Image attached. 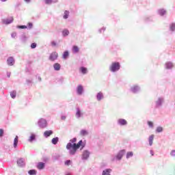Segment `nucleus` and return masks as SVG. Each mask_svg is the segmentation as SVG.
Wrapping results in <instances>:
<instances>
[{"label": "nucleus", "mask_w": 175, "mask_h": 175, "mask_svg": "<svg viewBox=\"0 0 175 175\" xmlns=\"http://www.w3.org/2000/svg\"><path fill=\"white\" fill-rule=\"evenodd\" d=\"M65 166H70L72 165V161L68 159L64 161Z\"/></svg>", "instance_id": "nucleus-42"}, {"label": "nucleus", "mask_w": 175, "mask_h": 175, "mask_svg": "<svg viewBox=\"0 0 175 175\" xmlns=\"http://www.w3.org/2000/svg\"><path fill=\"white\" fill-rule=\"evenodd\" d=\"M58 0H44L45 5H51L52 3H57Z\"/></svg>", "instance_id": "nucleus-21"}, {"label": "nucleus", "mask_w": 175, "mask_h": 175, "mask_svg": "<svg viewBox=\"0 0 175 175\" xmlns=\"http://www.w3.org/2000/svg\"><path fill=\"white\" fill-rule=\"evenodd\" d=\"M25 2H27V3H29V2H31V0H25Z\"/></svg>", "instance_id": "nucleus-55"}, {"label": "nucleus", "mask_w": 175, "mask_h": 175, "mask_svg": "<svg viewBox=\"0 0 175 175\" xmlns=\"http://www.w3.org/2000/svg\"><path fill=\"white\" fill-rule=\"evenodd\" d=\"M110 173H111V169L107 168L103 171L102 175H111Z\"/></svg>", "instance_id": "nucleus-24"}, {"label": "nucleus", "mask_w": 175, "mask_h": 175, "mask_svg": "<svg viewBox=\"0 0 175 175\" xmlns=\"http://www.w3.org/2000/svg\"><path fill=\"white\" fill-rule=\"evenodd\" d=\"M169 29H170V32L175 31V23H172L171 24H170Z\"/></svg>", "instance_id": "nucleus-29"}, {"label": "nucleus", "mask_w": 175, "mask_h": 175, "mask_svg": "<svg viewBox=\"0 0 175 175\" xmlns=\"http://www.w3.org/2000/svg\"><path fill=\"white\" fill-rule=\"evenodd\" d=\"M77 138L74 137L70 139V142L67 144L66 148L68 151V154L70 156L76 155L77 150L81 148V150H83L85 147V144L83 142V139H81L78 143Z\"/></svg>", "instance_id": "nucleus-1"}, {"label": "nucleus", "mask_w": 175, "mask_h": 175, "mask_svg": "<svg viewBox=\"0 0 175 175\" xmlns=\"http://www.w3.org/2000/svg\"><path fill=\"white\" fill-rule=\"evenodd\" d=\"M53 69L57 72L61 70V64H59V63H55L53 64Z\"/></svg>", "instance_id": "nucleus-20"}, {"label": "nucleus", "mask_w": 175, "mask_h": 175, "mask_svg": "<svg viewBox=\"0 0 175 175\" xmlns=\"http://www.w3.org/2000/svg\"><path fill=\"white\" fill-rule=\"evenodd\" d=\"M27 29H32V27H33V23L29 22L27 23Z\"/></svg>", "instance_id": "nucleus-44"}, {"label": "nucleus", "mask_w": 175, "mask_h": 175, "mask_svg": "<svg viewBox=\"0 0 175 175\" xmlns=\"http://www.w3.org/2000/svg\"><path fill=\"white\" fill-rule=\"evenodd\" d=\"M60 158H61V155L55 154L52 157V161H53V162H55L56 161H59Z\"/></svg>", "instance_id": "nucleus-32"}, {"label": "nucleus", "mask_w": 175, "mask_h": 175, "mask_svg": "<svg viewBox=\"0 0 175 175\" xmlns=\"http://www.w3.org/2000/svg\"><path fill=\"white\" fill-rule=\"evenodd\" d=\"M53 133H54V132L52 130L45 131L44 132V136L46 138L50 137L51 136V135H53Z\"/></svg>", "instance_id": "nucleus-18"}, {"label": "nucleus", "mask_w": 175, "mask_h": 175, "mask_svg": "<svg viewBox=\"0 0 175 175\" xmlns=\"http://www.w3.org/2000/svg\"><path fill=\"white\" fill-rule=\"evenodd\" d=\"M77 95H83L84 94V87L82 86V85H79L77 87Z\"/></svg>", "instance_id": "nucleus-11"}, {"label": "nucleus", "mask_w": 175, "mask_h": 175, "mask_svg": "<svg viewBox=\"0 0 175 175\" xmlns=\"http://www.w3.org/2000/svg\"><path fill=\"white\" fill-rule=\"evenodd\" d=\"M36 167L37 169H38V170H43V169L46 167V163L38 162L37 163Z\"/></svg>", "instance_id": "nucleus-15"}, {"label": "nucleus", "mask_w": 175, "mask_h": 175, "mask_svg": "<svg viewBox=\"0 0 175 175\" xmlns=\"http://www.w3.org/2000/svg\"><path fill=\"white\" fill-rule=\"evenodd\" d=\"M126 154V150L122 149L118 151L116 156H112L111 158V162H114L115 161H121L124 156Z\"/></svg>", "instance_id": "nucleus-2"}, {"label": "nucleus", "mask_w": 175, "mask_h": 175, "mask_svg": "<svg viewBox=\"0 0 175 175\" xmlns=\"http://www.w3.org/2000/svg\"><path fill=\"white\" fill-rule=\"evenodd\" d=\"M150 154L152 155V157H154V150H150Z\"/></svg>", "instance_id": "nucleus-54"}, {"label": "nucleus", "mask_w": 175, "mask_h": 175, "mask_svg": "<svg viewBox=\"0 0 175 175\" xmlns=\"http://www.w3.org/2000/svg\"><path fill=\"white\" fill-rule=\"evenodd\" d=\"M33 83L32 79H26V84L27 85H32Z\"/></svg>", "instance_id": "nucleus-46"}, {"label": "nucleus", "mask_w": 175, "mask_h": 175, "mask_svg": "<svg viewBox=\"0 0 175 175\" xmlns=\"http://www.w3.org/2000/svg\"><path fill=\"white\" fill-rule=\"evenodd\" d=\"M37 46H38V44H36V42H33L31 44L30 47L31 49H36Z\"/></svg>", "instance_id": "nucleus-47"}, {"label": "nucleus", "mask_w": 175, "mask_h": 175, "mask_svg": "<svg viewBox=\"0 0 175 175\" xmlns=\"http://www.w3.org/2000/svg\"><path fill=\"white\" fill-rule=\"evenodd\" d=\"M140 91H142V88L138 85H134L130 88V92H131L132 94H139Z\"/></svg>", "instance_id": "nucleus-6"}, {"label": "nucleus", "mask_w": 175, "mask_h": 175, "mask_svg": "<svg viewBox=\"0 0 175 175\" xmlns=\"http://www.w3.org/2000/svg\"><path fill=\"white\" fill-rule=\"evenodd\" d=\"M90 152L88 150H83L81 154V160L82 161H88V158H90Z\"/></svg>", "instance_id": "nucleus-7"}, {"label": "nucleus", "mask_w": 175, "mask_h": 175, "mask_svg": "<svg viewBox=\"0 0 175 175\" xmlns=\"http://www.w3.org/2000/svg\"><path fill=\"white\" fill-rule=\"evenodd\" d=\"M49 61H51V62H54V61L58 59V53L52 52L49 55Z\"/></svg>", "instance_id": "nucleus-8"}, {"label": "nucleus", "mask_w": 175, "mask_h": 175, "mask_svg": "<svg viewBox=\"0 0 175 175\" xmlns=\"http://www.w3.org/2000/svg\"><path fill=\"white\" fill-rule=\"evenodd\" d=\"M1 2H6V1H8V0H1Z\"/></svg>", "instance_id": "nucleus-58"}, {"label": "nucleus", "mask_w": 175, "mask_h": 175, "mask_svg": "<svg viewBox=\"0 0 175 175\" xmlns=\"http://www.w3.org/2000/svg\"><path fill=\"white\" fill-rule=\"evenodd\" d=\"M147 124L149 128H150L151 129L154 128V122H152V121L148 120Z\"/></svg>", "instance_id": "nucleus-41"}, {"label": "nucleus", "mask_w": 175, "mask_h": 175, "mask_svg": "<svg viewBox=\"0 0 175 175\" xmlns=\"http://www.w3.org/2000/svg\"><path fill=\"white\" fill-rule=\"evenodd\" d=\"M76 110H77L75 113L76 118L77 119L81 118V117H83V112H81V109H80L79 107H77Z\"/></svg>", "instance_id": "nucleus-13"}, {"label": "nucleus", "mask_w": 175, "mask_h": 175, "mask_svg": "<svg viewBox=\"0 0 175 175\" xmlns=\"http://www.w3.org/2000/svg\"><path fill=\"white\" fill-rule=\"evenodd\" d=\"M118 125L125 126V125H128V122L125 119L120 118L118 120Z\"/></svg>", "instance_id": "nucleus-12"}, {"label": "nucleus", "mask_w": 175, "mask_h": 175, "mask_svg": "<svg viewBox=\"0 0 175 175\" xmlns=\"http://www.w3.org/2000/svg\"><path fill=\"white\" fill-rule=\"evenodd\" d=\"M173 63L172 62H168L165 63V69L170 70L173 68Z\"/></svg>", "instance_id": "nucleus-23"}, {"label": "nucleus", "mask_w": 175, "mask_h": 175, "mask_svg": "<svg viewBox=\"0 0 175 175\" xmlns=\"http://www.w3.org/2000/svg\"><path fill=\"white\" fill-rule=\"evenodd\" d=\"M72 50L74 54H77V53L80 51V49H79V46H77V45L72 46Z\"/></svg>", "instance_id": "nucleus-26"}, {"label": "nucleus", "mask_w": 175, "mask_h": 175, "mask_svg": "<svg viewBox=\"0 0 175 175\" xmlns=\"http://www.w3.org/2000/svg\"><path fill=\"white\" fill-rule=\"evenodd\" d=\"M163 102H165V99L163 97H159L158 99L155 101V109H159V107H162Z\"/></svg>", "instance_id": "nucleus-5"}, {"label": "nucleus", "mask_w": 175, "mask_h": 175, "mask_svg": "<svg viewBox=\"0 0 175 175\" xmlns=\"http://www.w3.org/2000/svg\"><path fill=\"white\" fill-rule=\"evenodd\" d=\"M132 157H133V152L132 151L127 152L126 154V159H129V158H132Z\"/></svg>", "instance_id": "nucleus-37"}, {"label": "nucleus", "mask_w": 175, "mask_h": 175, "mask_svg": "<svg viewBox=\"0 0 175 175\" xmlns=\"http://www.w3.org/2000/svg\"><path fill=\"white\" fill-rule=\"evenodd\" d=\"M27 39L28 38H27V36H25V34L21 35L20 37V40L22 43H27Z\"/></svg>", "instance_id": "nucleus-22"}, {"label": "nucleus", "mask_w": 175, "mask_h": 175, "mask_svg": "<svg viewBox=\"0 0 175 175\" xmlns=\"http://www.w3.org/2000/svg\"><path fill=\"white\" fill-rule=\"evenodd\" d=\"M81 136H87L88 135V131L85 129H82L80 131Z\"/></svg>", "instance_id": "nucleus-36"}, {"label": "nucleus", "mask_w": 175, "mask_h": 175, "mask_svg": "<svg viewBox=\"0 0 175 175\" xmlns=\"http://www.w3.org/2000/svg\"><path fill=\"white\" fill-rule=\"evenodd\" d=\"M79 70L82 73V75H87V72H88L87 68L82 66L80 68Z\"/></svg>", "instance_id": "nucleus-34"}, {"label": "nucleus", "mask_w": 175, "mask_h": 175, "mask_svg": "<svg viewBox=\"0 0 175 175\" xmlns=\"http://www.w3.org/2000/svg\"><path fill=\"white\" fill-rule=\"evenodd\" d=\"M58 142H59V137H54L51 140V143L54 146H57V144H58Z\"/></svg>", "instance_id": "nucleus-27"}, {"label": "nucleus", "mask_w": 175, "mask_h": 175, "mask_svg": "<svg viewBox=\"0 0 175 175\" xmlns=\"http://www.w3.org/2000/svg\"><path fill=\"white\" fill-rule=\"evenodd\" d=\"M96 98L98 102H100V100L105 98V96H103V93L102 92H100L96 94Z\"/></svg>", "instance_id": "nucleus-16"}, {"label": "nucleus", "mask_w": 175, "mask_h": 175, "mask_svg": "<svg viewBox=\"0 0 175 175\" xmlns=\"http://www.w3.org/2000/svg\"><path fill=\"white\" fill-rule=\"evenodd\" d=\"M16 36H17V33H16V32L12 33L11 38H16Z\"/></svg>", "instance_id": "nucleus-50"}, {"label": "nucleus", "mask_w": 175, "mask_h": 175, "mask_svg": "<svg viewBox=\"0 0 175 175\" xmlns=\"http://www.w3.org/2000/svg\"><path fill=\"white\" fill-rule=\"evenodd\" d=\"M7 77H10V72L7 73Z\"/></svg>", "instance_id": "nucleus-56"}, {"label": "nucleus", "mask_w": 175, "mask_h": 175, "mask_svg": "<svg viewBox=\"0 0 175 175\" xmlns=\"http://www.w3.org/2000/svg\"><path fill=\"white\" fill-rule=\"evenodd\" d=\"M161 132H163V127L157 126L156 129V133H161Z\"/></svg>", "instance_id": "nucleus-39"}, {"label": "nucleus", "mask_w": 175, "mask_h": 175, "mask_svg": "<svg viewBox=\"0 0 175 175\" xmlns=\"http://www.w3.org/2000/svg\"><path fill=\"white\" fill-rule=\"evenodd\" d=\"M61 120H62V121H65V120H66V116L62 115V116H61Z\"/></svg>", "instance_id": "nucleus-52"}, {"label": "nucleus", "mask_w": 175, "mask_h": 175, "mask_svg": "<svg viewBox=\"0 0 175 175\" xmlns=\"http://www.w3.org/2000/svg\"><path fill=\"white\" fill-rule=\"evenodd\" d=\"M14 63L15 60L14 57L11 56L7 59V64L9 66H13V65H14Z\"/></svg>", "instance_id": "nucleus-14"}, {"label": "nucleus", "mask_w": 175, "mask_h": 175, "mask_svg": "<svg viewBox=\"0 0 175 175\" xmlns=\"http://www.w3.org/2000/svg\"><path fill=\"white\" fill-rule=\"evenodd\" d=\"M102 31H103V32H105V31H106V28L105 27H103V28L98 29V32L100 33H102Z\"/></svg>", "instance_id": "nucleus-49"}, {"label": "nucleus", "mask_w": 175, "mask_h": 175, "mask_svg": "<svg viewBox=\"0 0 175 175\" xmlns=\"http://www.w3.org/2000/svg\"><path fill=\"white\" fill-rule=\"evenodd\" d=\"M69 14H70L69 11L65 10L64 13V15H63V18L64 20H68V18H69Z\"/></svg>", "instance_id": "nucleus-30"}, {"label": "nucleus", "mask_w": 175, "mask_h": 175, "mask_svg": "<svg viewBox=\"0 0 175 175\" xmlns=\"http://www.w3.org/2000/svg\"><path fill=\"white\" fill-rule=\"evenodd\" d=\"M35 140H36V135H35V133H31L29 138V142L32 143V142H35Z\"/></svg>", "instance_id": "nucleus-25"}, {"label": "nucleus", "mask_w": 175, "mask_h": 175, "mask_svg": "<svg viewBox=\"0 0 175 175\" xmlns=\"http://www.w3.org/2000/svg\"><path fill=\"white\" fill-rule=\"evenodd\" d=\"M14 21V18L13 16H10L8 18L6 19H2V23L3 24H5V25H9V24H12Z\"/></svg>", "instance_id": "nucleus-9"}, {"label": "nucleus", "mask_w": 175, "mask_h": 175, "mask_svg": "<svg viewBox=\"0 0 175 175\" xmlns=\"http://www.w3.org/2000/svg\"><path fill=\"white\" fill-rule=\"evenodd\" d=\"M16 95H17V92L16 90H14L10 92V96L12 99H16Z\"/></svg>", "instance_id": "nucleus-38"}, {"label": "nucleus", "mask_w": 175, "mask_h": 175, "mask_svg": "<svg viewBox=\"0 0 175 175\" xmlns=\"http://www.w3.org/2000/svg\"><path fill=\"white\" fill-rule=\"evenodd\" d=\"M60 80H61L62 81H64V78L61 77V78H60Z\"/></svg>", "instance_id": "nucleus-59"}, {"label": "nucleus", "mask_w": 175, "mask_h": 175, "mask_svg": "<svg viewBox=\"0 0 175 175\" xmlns=\"http://www.w3.org/2000/svg\"><path fill=\"white\" fill-rule=\"evenodd\" d=\"M3 133H5V131L3 129H0V137H3Z\"/></svg>", "instance_id": "nucleus-48"}, {"label": "nucleus", "mask_w": 175, "mask_h": 175, "mask_svg": "<svg viewBox=\"0 0 175 175\" xmlns=\"http://www.w3.org/2000/svg\"><path fill=\"white\" fill-rule=\"evenodd\" d=\"M38 171L36 170H30L28 171V174L29 175H36Z\"/></svg>", "instance_id": "nucleus-40"}, {"label": "nucleus", "mask_w": 175, "mask_h": 175, "mask_svg": "<svg viewBox=\"0 0 175 175\" xmlns=\"http://www.w3.org/2000/svg\"><path fill=\"white\" fill-rule=\"evenodd\" d=\"M16 28H18V29H27V25H18L16 26Z\"/></svg>", "instance_id": "nucleus-43"}, {"label": "nucleus", "mask_w": 175, "mask_h": 175, "mask_svg": "<svg viewBox=\"0 0 175 175\" xmlns=\"http://www.w3.org/2000/svg\"><path fill=\"white\" fill-rule=\"evenodd\" d=\"M18 144V136H16L14 139V148H17V146Z\"/></svg>", "instance_id": "nucleus-31"}, {"label": "nucleus", "mask_w": 175, "mask_h": 175, "mask_svg": "<svg viewBox=\"0 0 175 175\" xmlns=\"http://www.w3.org/2000/svg\"><path fill=\"white\" fill-rule=\"evenodd\" d=\"M63 59H68L69 58V51H65L62 55Z\"/></svg>", "instance_id": "nucleus-28"}, {"label": "nucleus", "mask_w": 175, "mask_h": 175, "mask_svg": "<svg viewBox=\"0 0 175 175\" xmlns=\"http://www.w3.org/2000/svg\"><path fill=\"white\" fill-rule=\"evenodd\" d=\"M145 23H152L154 20L152 19V16H146L144 18Z\"/></svg>", "instance_id": "nucleus-33"}, {"label": "nucleus", "mask_w": 175, "mask_h": 175, "mask_svg": "<svg viewBox=\"0 0 175 175\" xmlns=\"http://www.w3.org/2000/svg\"><path fill=\"white\" fill-rule=\"evenodd\" d=\"M51 46H53V47H55V46H57V42L55 41H52L51 42Z\"/></svg>", "instance_id": "nucleus-51"}, {"label": "nucleus", "mask_w": 175, "mask_h": 175, "mask_svg": "<svg viewBox=\"0 0 175 175\" xmlns=\"http://www.w3.org/2000/svg\"><path fill=\"white\" fill-rule=\"evenodd\" d=\"M38 81H42V77H38Z\"/></svg>", "instance_id": "nucleus-57"}, {"label": "nucleus", "mask_w": 175, "mask_h": 175, "mask_svg": "<svg viewBox=\"0 0 175 175\" xmlns=\"http://www.w3.org/2000/svg\"><path fill=\"white\" fill-rule=\"evenodd\" d=\"M17 165L20 167H24L25 166V159L24 158H20L17 160Z\"/></svg>", "instance_id": "nucleus-10"}, {"label": "nucleus", "mask_w": 175, "mask_h": 175, "mask_svg": "<svg viewBox=\"0 0 175 175\" xmlns=\"http://www.w3.org/2000/svg\"><path fill=\"white\" fill-rule=\"evenodd\" d=\"M154 135H151L148 137L149 146H152V143H153V142H154Z\"/></svg>", "instance_id": "nucleus-35"}, {"label": "nucleus", "mask_w": 175, "mask_h": 175, "mask_svg": "<svg viewBox=\"0 0 175 175\" xmlns=\"http://www.w3.org/2000/svg\"><path fill=\"white\" fill-rule=\"evenodd\" d=\"M157 14L159 16H161V17H163V16H165V14H166V10H165L163 8L159 9L157 10Z\"/></svg>", "instance_id": "nucleus-17"}, {"label": "nucleus", "mask_w": 175, "mask_h": 175, "mask_svg": "<svg viewBox=\"0 0 175 175\" xmlns=\"http://www.w3.org/2000/svg\"><path fill=\"white\" fill-rule=\"evenodd\" d=\"M42 161L43 162H44V163L49 162V161H50V157H42Z\"/></svg>", "instance_id": "nucleus-45"}, {"label": "nucleus", "mask_w": 175, "mask_h": 175, "mask_svg": "<svg viewBox=\"0 0 175 175\" xmlns=\"http://www.w3.org/2000/svg\"><path fill=\"white\" fill-rule=\"evenodd\" d=\"M121 69V64L119 62H113L109 67V72L116 73Z\"/></svg>", "instance_id": "nucleus-3"}, {"label": "nucleus", "mask_w": 175, "mask_h": 175, "mask_svg": "<svg viewBox=\"0 0 175 175\" xmlns=\"http://www.w3.org/2000/svg\"><path fill=\"white\" fill-rule=\"evenodd\" d=\"M38 126L40 128V129H44V128H47V120L44 118H40L37 122Z\"/></svg>", "instance_id": "nucleus-4"}, {"label": "nucleus", "mask_w": 175, "mask_h": 175, "mask_svg": "<svg viewBox=\"0 0 175 175\" xmlns=\"http://www.w3.org/2000/svg\"><path fill=\"white\" fill-rule=\"evenodd\" d=\"M69 33H70L69 29H64L62 31V35L64 38H66V36H69Z\"/></svg>", "instance_id": "nucleus-19"}, {"label": "nucleus", "mask_w": 175, "mask_h": 175, "mask_svg": "<svg viewBox=\"0 0 175 175\" xmlns=\"http://www.w3.org/2000/svg\"><path fill=\"white\" fill-rule=\"evenodd\" d=\"M171 157H175V150H172L170 152Z\"/></svg>", "instance_id": "nucleus-53"}]
</instances>
